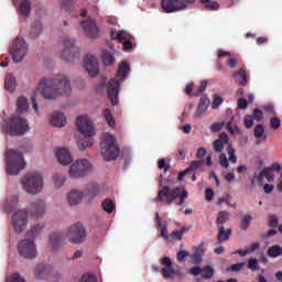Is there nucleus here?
Instances as JSON below:
<instances>
[{"label":"nucleus","mask_w":282,"mask_h":282,"mask_svg":"<svg viewBox=\"0 0 282 282\" xmlns=\"http://www.w3.org/2000/svg\"><path fill=\"white\" fill-rule=\"evenodd\" d=\"M65 243V236L62 232L55 231L50 236V245L54 250L61 248Z\"/></svg>","instance_id":"nucleus-22"},{"label":"nucleus","mask_w":282,"mask_h":282,"mask_svg":"<svg viewBox=\"0 0 282 282\" xmlns=\"http://www.w3.org/2000/svg\"><path fill=\"white\" fill-rule=\"evenodd\" d=\"M2 129L8 135H25L30 131V123L28 119L15 115L2 123Z\"/></svg>","instance_id":"nucleus-6"},{"label":"nucleus","mask_w":282,"mask_h":282,"mask_svg":"<svg viewBox=\"0 0 282 282\" xmlns=\"http://www.w3.org/2000/svg\"><path fill=\"white\" fill-rule=\"evenodd\" d=\"M80 282H96V276L94 274L86 273L82 276Z\"/></svg>","instance_id":"nucleus-62"},{"label":"nucleus","mask_w":282,"mask_h":282,"mask_svg":"<svg viewBox=\"0 0 282 282\" xmlns=\"http://www.w3.org/2000/svg\"><path fill=\"white\" fill-rule=\"evenodd\" d=\"M102 208L106 213H108L109 215H111V213H113V210H116V204L113 203V200H111L110 198H106L102 202Z\"/></svg>","instance_id":"nucleus-38"},{"label":"nucleus","mask_w":282,"mask_h":282,"mask_svg":"<svg viewBox=\"0 0 282 282\" xmlns=\"http://www.w3.org/2000/svg\"><path fill=\"white\" fill-rule=\"evenodd\" d=\"M207 10H219V3L210 0H199Z\"/></svg>","instance_id":"nucleus-44"},{"label":"nucleus","mask_w":282,"mask_h":282,"mask_svg":"<svg viewBox=\"0 0 282 282\" xmlns=\"http://www.w3.org/2000/svg\"><path fill=\"white\" fill-rule=\"evenodd\" d=\"M230 219V213L228 212H219L217 217V224H226V221Z\"/></svg>","instance_id":"nucleus-48"},{"label":"nucleus","mask_w":282,"mask_h":282,"mask_svg":"<svg viewBox=\"0 0 282 282\" xmlns=\"http://www.w3.org/2000/svg\"><path fill=\"white\" fill-rule=\"evenodd\" d=\"M62 43L64 45V50L62 51L61 58L63 61H66V63H72L76 56H78V47H76L74 39H70L69 36H65L62 40Z\"/></svg>","instance_id":"nucleus-14"},{"label":"nucleus","mask_w":282,"mask_h":282,"mask_svg":"<svg viewBox=\"0 0 282 282\" xmlns=\"http://www.w3.org/2000/svg\"><path fill=\"white\" fill-rule=\"evenodd\" d=\"M84 194L78 189H73L68 193L67 199L70 206H76L83 202Z\"/></svg>","instance_id":"nucleus-25"},{"label":"nucleus","mask_w":282,"mask_h":282,"mask_svg":"<svg viewBox=\"0 0 282 282\" xmlns=\"http://www.w3.org/2000/svg\"><path fill=\"white\" fill-rule=\"evenodd\" d=\"M35 276L40 280L47 276V267L45 265V263L37 264V267L35 268Z\"/></svg>","instance_id":"nucleus-36"},{"label":"nucleus","mask_w":282,"mask_h":282,"mask_svg":"<svg viewBox=\"0 0 282 282\" xmlns=\"http://www.w3.org/2000/svg\"><path fill=\"white\" fill-rule=\"evenodd\" d=\"M227 130L229 131V133H239V127L235 126L232 127V118L231 120L227 123Z\"/></svg>","instance_id":"nucleus-63"},{"label":"nucleus","mask_w":282,"mask_h":282,"mask_svg":"<svg viewBox=\"0 0 282 282\" xmlns=\"http://www.w3.org/2000/svg\"><path fill=\"white\" fill-rule=\"evenodd\" d=\"M9 53L13 63H22L25 56H28V43L23 39L17 37L12 42Z\"/></svg>","instance_id":"nucleus-10"},{"label":"nucleus","mask_w":282,"mask_h":282,"mask_svg":"<svg viewBox=\"0 0 282 282\" xmlns=\"http://www.w3.org/2000/svg\"><path fill=\"white\" fill-rule=\"evenodd\" d=\"M61 4L65 12H68L70 17H78V12L76 11V6L73 0H62Z\"/></svg>","instance_id":"nucleus-27"},{"label":"nucleus","mask_w":282,"mask_h":282,"mask_svg":"<svg viewBox=\"0 0 282 282\" xmlns=\"http://www.w3.org/2000/svg\"><path fill=\"white\" fill-rule=\"evenodd\" d=\"M219 162H220V166H223V169H228L230 166V163L228 162V158H226V154L219 155Z\"/></svg>","instance_id":"nucleus-58"},{"label":"nucleus","mask_w":282,"mask_h":282,"mask_svg":"<svg viewBox=\"0 0 282 282\" xmlns=\"http://www.w3.org/2000/svg\"><path fill=\"white\" fill-rule=\"evenodd\" d=\"M230 235H232V229H225L224 226L218 227V243H224V241H228L230 239Z\"/></svg>","instance_id":"nucleus-28"},{"label":"nucleus","mask_w":282,"mask_h":282,"mask_svg":"<svg viewBox=\"0 0 282 282\" xmlns=\"http://www.w3.org/2000/svg\"><path fill=\"white\" fill-rule=\"evenodd\" d=\"M195 0H162L161 7L164 12L173 13L182 10H188V6H193Z\"/></svg>","instance_id":"nucleus-11"},{"label":"nucleus","mask_w":282,"mask_h":282,"mask_svg":"<svg viewBox=\"0 0 282 282\" xmlns=\"http://www.w3.org/2000/svg\"><path fill=\"white\" fill-rule=\"evenodd\" d=\"M80 25L86 36H89V39H98L99 31L95 20H84L83 22H80Z\"/></svg>","instance_id":"nucleus-16"},{"label":"nucleus","mask_w":282,"mask_h":282,"mask_svg":"<svg viewBox=\"0 0 282 282\" xmlns=\"http://www.w3.org/2000/svg\"><path fill=\"white\" fill-rule=\"evenodd\" d=\"M252 118L253 120H257V122H261V120H263V111L259 108H256L253 110Z\"/></svg>","instance_id":"nucleus-56"},{"label":"nucleus","mask_w":282,"mask_h":282,"mask_svg":"<svg viewBox=\"0 0 282 282\" xmlns=\"http://www.w3.org/2000/svg\"><path fill=\"white\" fill-rule=\"evenodd\" d=\"M227 153L229 155V161L232 163V164H237V155H235V150L232 149V145L229 144L227 147Z\"/></svg>","instance_id":"nucleus-52"},{"label":"nucleus","mask_w":282,"mask_h":282,"mask_svg":"<svg viewBox=\"0 0 282 282\" xmlns=\"http://www.w3.org/2000/svg\"><path fill=\"white\" fill-rule=\"evenodd\" d=\"M101 155L106 162H113L120 155V148L116 137L105 133L100 143Z\"/></svg>","instance_id":"nucleus-7"},{"label":"nucleus","mask_w":282,"mask_h":282,"mask_svg":"<svg viewBox=\"0 0 282 282\" xmlns=\"http://www.w3.org/2000/svg\"><path fill=\"white\" fill-rule=\"evenodd\" d=\"M11 224L14 232H23L28 226V210H17L11 218Z\"/></svg>","instance_id":"nucleus-15"},{"label":"nucleus","mask_w":282,"mask_h":282,"mask_svg":"<svg viewBox=\"0 0 282 282\" xmlns=\"http://www.w3.org/2000/svg\"><path fill=\"white\" fill-rule=\"evenodd\" d=\"M270 127L273 129V131H276V129L281 127V119L279 117H272L270 119Z\"/></svg>","instance_id":"nucleus-53"},{"label":"nucleus","mask_w":282,"mask_h":282,"mask_svg":"<svg viewBox=\"0 0 282 282\" xmlns=\"http://www.w3.org/2000/svg\"><path fill=\"white\" fill-rule=\"evenodd\" d=\"M89 171H91V163H89L87 159H82L70 165L68 173L70 177L78 180L80 177H86Z\"/></svg>","instance_id":"nucleus-12"},{"label":"nucleus","mask_w":282,"mask_h":282,"mask_svg":"<svg viewBox=\"0 0 282 282\" xmlns=\"http://www.w3.org/2000/svg\"><path fill=\"white\" fill-rule=\"evenodd\" d=\"M243 124L246 129H252V127H254V117H252L251 115L245 116Z\"/></svg>","instance_id":"nucleus-49"},{"label":"nucleus","mask_w":282,"mask_h":282,"mask_svg":"<svg viewBox=\"0 0 282 282\" xmlns=\"http://www.w3.org/2000/svg\"><path fill=\"white\" fill-rule=\"evenodd\" d=\"M221 102H224V99L219 97V95H215L212 104V109H219V105H221Z\"/></svg>","instance_id":"nucleus-57"},{"label":"nucleus","mask_w":282,"mask_h":282,"mask_svg":"<svg viewBox=\"0 0 282 282\" xmlns=\"http://www.w3.org/2000/svg\"><path fill=\"white\" fill-rule=\"evenodd\" d=\"M215 197V192L213 188L208 187L205 189V199L206 202H213V198Z\"/></svg>","instance_id":"nucleus-60"},{"label":"nucleus","mask_w":282,"mask_h":282,"mask_svg":"<svg viewBox=\"0 0 282 282\" xmlns=\"http://www.w3.org/2000/svg\"><path fill=\"white\" fill-rule=\"evenodd\" d=\"M247 268L251 270V272H256V270H260L259 261L257 258H250L247 264Z\"/></svg>","instance_id":"nucleus-47"},{"label":"nucleus","mask_w":282,"mask_h":282,"mask_svg":"<svg viewBox=\"0 0 282 282\" xmlns=\"http://www.w3.org/2000/svg\"><path fill=\"white\" fill-rule=\"evenodd\" d=\"M161 263L165 265L162 270L161 273L165 279H173L175 276V269L173 268V262L171 261V258L164 257L161 260Z\"/></svg>","instance_id":"nucleus-19"},{"label":"nucleus","mask_w":282,"mask_h":282,"mask_svg":"<svg viewBox=\"0 0 282 282\" xmlns=\"http://www.w3.org/2000/svg\"><path fill=\"white\" fill-rule=\"evenodd\" d=\"M67 178L63 174H55L53 176V184L56 188H61Z\"/></svg>","instance_id":"nucleus-42"},{"label":"nucleus","mask_w":282,"mask_h":282,"mask_svg":"<svg viewBox=\"0 0 282 282\" xmlns=\"http://www.w3.org/2000/svg\"><path fill=\"white\" fill-rule=\"evenodd\" d=\"M102 115H104L105 120L107 121V123H108L111 128L116 127V119H113V115H111V110H109V109L106 108V109L104 110Z\"/></svg>","instance_id":"nucleus-41"},{"label":"nucleus","mask_w":282,"mask_h":282,"mask_svg":"<svg viewBox=\"0 0 282 282\" xmlns=\"http://www.w3.org/2000/svg\"><path fill=\"white\" fill-rule=\"evenodd\" d=\"M206 87H208V82L203 80L198 87V89L193 94V96H202L204 91H206Z\"/></svg>","instance_id":"nucleus-54"},{"label":"nucleus","mask_w":282,"mask_h":282,"mask_svg":"<svg viewBox=\"0 0 282 282\" xmlns=\"http://www.w3.org/2000/svg\"><path fill=\"white\" fill-rule=\"evenodd\" d=\"M30 109V104L28 102L26 97H19L17 101V111L18 113H25Z\"/></svg>","instance_id":"nucleus-31"},{"label":"nucleus","mask_w":282,"mask_h":282,"mask_svg":"<svg viewBox=\"0 0 282 282\" xmlns=\"http://www.w3.org/2000/svg\"><path fill=\"white\" fill-rule=\"evenodd\" d=\"M200 274L203 279H213V274H215V270H213L210 267H204L200 271Z\"/></svg>","instance_id":"nucleus-46"},{"label":"nucleus","mask_w":282,"mask_h":282,"mask_svg":"<svg viewBox=\"0 0 282 282\" xmlns=\"http://www.w3.org/2000/svg\"><path fill=\"white\" fill-rule=\"evenodd\" d=\"M21 184L25 193L39 195L43 191V176L39 172H29Z\"/></svg>","instance_id":"nucleus-9"},{"label":"nucleus","mask_w":282,"mask_h":282,"mask_svg":"<svg viewBox=\"0 0 282 282\" xmlns=\"http://www.w3.org/2000/svg\"><path fill=\"white\" fill-rule=\"evenodd\" d=\"M243 268H246V263L238 262L236 264H231L230 270H231V272H240V270H243Z\"/></svg>","instance_id":"nucleus-59"},{"label":"nucleus","mask_w":282,"mask_h":282,"mask_svg":"<svg viewBox=\"0 0 282 282\" xmlns=\"http://www.w3.org/2000/svg\"><path fill=\"white\" fill-rule=\"evenodd\" d=\"M158 166L161 170L163 169L165 172L169 171V169H171V165L166 164V160L164 159L159 160Z\"/></svg>","instance_id":"nucleus-64"},{"label":"nucleus","mask_w":282,"mask_h":282,"mask_svg":"<svg viewBox=\"0 0 282 282\" xmlns=\"http://www.w3.org/2000/svg\"><path fill=\"white\" fill-rule=\"evenodd\" d=\"M4 88L7 91H10V94L17 89V79L12 74H7L4 79Z\"/></svg>","instance_id":"nucleus-29"},{"label":"nucleus","mask_w":282,"mask_h":282,"mask_svg":"<svg viewBox=\"0 0 282 282\" xmlns=\"http://www.w3.org/2000/svg\"><path fill=\"white\" fill-rule=\"evenodd\" d=\"M84 67L93 78L98 76V58L94 55H87L84 58Z\"/></svg>","instance_id":"nucleus-17"},{"label":"nucleus","mask_w":282,"mask_h":282,"mask_svg":"<svg viewBox=\"0 0 282 282\" xmlns=\"http://www.w3.org/2000/svg\"><path fill=\"white\" fill-rule=\"evenodd\" d=\"M43 32V25L37 21L34 22L31 28V36L32 39H39V35Z\"/></svg>","instance_id":"nucleus-37"},{"label":"nucleus","mask_w":282,"mask_h":282,"mask_svg":"<svg viewBox=\"0 0 282 282\" xmlns=\"http://www.w3.org/2000/svg\"><path fill=\"white\" fill-rule=\"evenodd\" d=\"M30 213L33 219H39L45 213V200L35 199L30 206Z\"/></svg>","instance_id":"nucleus-18"},{"label":"nucleus","mask_w":282,"mask_h":282,"mask_svg":"<svg viewBox=\"0 0 282 282\" xmlns=\"http://www.w3.org/2000/svg\"><path fill=\"white\" fill-rule=\"evenodd\" d=\"M230 142V138L228 137V133L221 132L219 134V138L214 141L213 148L216 153H221L224 151V145L228 144Z\"/></svg>","instance_id":"nucleus-21"},{"label":"nucleus","mask_w":282,"mask_h":282,"mask_svg":"<svg viewBox=\"0 0 282 282\" xmlns=\"http://www.w3.org/2000/svg\"><path fill=\"white\" fill-rule=\"evenodd\" d=\"M262 175L268 180V182H274V172L270 167H264L262 170Z\"/></svg>","instance_id":"nucleus-51"},{"label":"nucleus","mask_w":282,"mask_h":282,"mask_svg":"<svg viewBox=\"0 0 282 282\" xmlns=\"http://www.w3.org/2000/svg\"><path fill=\"white\" fill-rule=\"evenodd\" d=\"M177 197H180V206H184V202L188 198V192L182 187L171 189L169 186H163L154 202H165V204L171 205Z\"/></svg>","instance_id":"nucleus-5"},{"label":"nucleus","mask_w":282,"mask_h":282,"mask_svg":"<svg viewBox=\"0 0 282 282\" xmlns=\"http://www.w3.org/2000/svg\"><path fill=\"white\" fill-rule=\"evenodd\" d=\"M156 215V228L161 229V237L163 239H169V229L166 227V223H162V218H160V213H155Z\"/></svg>","instance_id":"nucleus-30"},{"label":"nucleus","mask_w":282,"mask_h":282,"mask_svg":"<svg viewBox=\"0 0 282 282\" xmlns=\"http://www.w3.org/2000/svg\"><path fill=\"white\" fill-rule=\"evenodd\" d=\"M7 282H25V280L19 273H13L7 278Z\"/></svg>","instance_id":"nucleus-55"},{"label":"nucleus","mask_w":282,"mask_h":282,"mask_svg":"<svg viewBox=\"0 0 282 282\" xmlns=\"http://www.w3.org/2000/svg\"><path fill=\"white\" fill-rule=\"evenodd\" d=\"M76 127L79 133L84 137V140L77 141L78 149L85 151L87 147H94V135L96 130L94 129V122L87 116H79L76 120Z\"/></svg>","instance_id":"nucleus-3"},{"label":"nucleus","mask_w":282,"mask_h":282,"mask_svg":"<svg viewBox=\"0 0 282 282\" xmlns=\"http://www.w3.org/2000/svg\"><path fill=\"white\" fill-rule=\"evenodd\" d=\"M239 64V61L235 57H229L227 59V66L230 68V69H235V67H237V65Z\"/></svg>","instance_id":"nucleus-61"},{"label":"nucleus","mask_w":282,"mask_h":282,"mask_svg":"<svg viewBox=\"0 0 282 282\" xmlns=\"http://www.w3.org/2000/svg\"><path fill=\"white\" fill-rule=\"evenodd\" d=\"M50 123L52 127H65V124H67V118L61 112H54L51 116Z\"/></svg>","instance_id":"nucleus-24"},{"label":"nucleus","mask_w":282,"mask_h":282,"mask_svg":"<svg viewBox=\"0 0 282 282\" xmlns=\"http://www.w3.org/2000/svg\"><path fill=\"white\" fill-rule=\"evenodd\" d=\"M112 39H116L119 43H124V41H131L133 35L127 31H119L117 33H112Z\"/></svg>","instance_id":"nucleus-32"},{"label":"nucleus","mask_w":282,"mask_h":282,"mask_svg":"<svg viewBox=\"0 0 282 282\" xmlns=\"http://www.w3.org/2000/svg\"><path fill=\"white\" fill-rule=\"evenodd\" d=\"M208 107H210V99L206 97V95H203L198 102L195 118H199L203 113H206V111L208 110Z\"/></svg>","instance_id":"nucleus-23"},{"label":"nucleus","mask_w":282,"mask_h":282,"mask_svg":"<svg viewBox=\"0 0 282 282\" xmlns=\"http://www.w3.org/2000/svg\"><path fill=\"white\" fill-rule=\"evenodd\" d=\"M8 175H19L25 169L23 154L17 150H9L6 153Z\"/></svg>","instance_id":"nucleus-8"},{"label":"nucleus","mask_w":282,"mask_h":282,"mask_svg":"<svg viewBox=\"0 0 282 282\" xmlns=\"http://www.w3.org/2000/svg\"><path fill=\"white\" fill-rule=\"evenodd\" d=\"M37 91H40L46 100H55L58 96H70L72 84L67 76L56 75L53 79H41Z\"/></svg>","instance_id":"nucleus-1"},{"label":"nucleus","mask_w":282,"mask_h":282,"mask_svg":"<svg viewBox=\"0 0 282 282\" xmlns=\"http://www.w3.org/2000/svg\"><path fill=\"white\" fill-rule=\"evenodd\" d=\"M101 61L104 65H113V61H116V58L113 57V55H111V53L102 51Z\"/></svg>","instance_id":"nucleus-40"},{"label":"nucleus","mask_w":282,"mask_h":282,"mask_svg":"<svg viewBox=\"0 0 282 282\" xmlns=\"http://www.w3.org/2000/svg\"><path fill=\"white\" fill-rule=\"evenodd\" d=\"M88 195L94 199V197L98 196V193H100V188L98 187V184L96 183H89L87 185Z\"/></svg>","instance_id":"nucleus-39"},{"label":"nucleus","mask_w":282,"mask_h":282,"mask_svg":"<svg viewBox=\"0 0 282 282\" xmlns=\"http://www.w3.org/2000/svg\"><path fill=\"white\" fill-rule=\"evenodd\" d=\"M232 77L235 78L236 83L242 85V87H246L248 85V73H246V69H238L236 73L232 74Z\"/></svg>","instance_id":"nucleus-26"},{"label":"nucleus","mask_w":282,"mask_h":282,"mask_svg":"<svg viewBox=\"0 0 282 282\" xmlns=\"http://www.w3.org/2000/svg\"><path fill=\"white\" fill-rule=\"evenodd\" d=\"M202 166H204L203 160L193 161L186 170L191 173V171H196L197 169H202Z\"/></svg>","instance_id":"nucleus-50"},{"label":"nucleus","mask_w":282,"mask_h":282,"mask_svg":"<svg viewBox=\"0 0 282 282\" xmlns=\"http://www.w3.org/2000/svg\"><path fill=\"white\" fill-rule=\"evenodd\" d=\"M253 135L258 140L263 138V140H268V134H265V127L263 124H257L253 129Z\"/></svg>","instance_id":"nucleus-35"},{"label":"nucleus","mask_w":282,"mask_h":282,"mask_svg":"<svg viewBox=\"0 0 282 282\" xmlns=\"http://www.w3.org/2000/svg\"><path fill=\"white\" fill-rule=\"evenodd\" d=\"M67 237L70 243H84L87 239V230L80 223H76L68 228Z\"/></svg>","instance_id":"nucleus-13"},{"label":"nucleus","mask_w":282,"mask_h":282,"mask_svg":"<svg viewBox=\"0 0 282 282\" xmlns=\"http://www.w3.org/2000/svg\"><path fill=\"white\" fill-rule=\"evenodd\" d=\"M30 12H32V3L30 0H22L20 2V14L22 17H30Z\"/></svg>","instance_id":"nucleus-33"},{"label":"nucleus","mask_w":282,"mask_h":282,"mask_svg":"<svg viewBox=\"0 0 282 282\" xmlns=\"http://www.w3.org/2000/svg\"><path fill=\"white\" fill-rule=\"evenodd\" d=\"M56 158H57L59 164H63V166H67V165L72 164V161H73L69 150H67L65 148H58L56 150Z\"/></svg>","instance_id":"nucleus-20"},{"label":"nucleus","mask_w":282,"mask_h":282,"mask_svg":"<svg viewBox=\"0 0 282 282\" xmlns=\"http://www.w3.org/2000/svg\"><path fill=\"white\" fill-rule=\"evenodd\" d=\"M130 67L127 62H122L117 72V78H112L108 82V99L111 105H118V94L120 93V85L127 78V74H129Z\"/></svg>","instance_id":"nucleus-4"},{"label":"nucleus","mask_w":282,"mask_h":282,"mask_svg":"<svg viewBox=\"0 0 282 282\" xmlns=\"http://www.w3.org/2000/svg\"><path fill=\"white\" fill-rule=\"evenodd\" d=\"M192 259H193L194 263H196V264L202 263V261L204 259V247L203 246H198L194 249Z\"/></svg>","instance_id":"nucleus-34"},{"label":"nucleus","mask_w":282,"mask_h":282,"mask_svg":"<svg viewBox=\"0 0 282 282\" xmlns=\"http://www.w3.org/2000/svg\"><path fill=\"white\" fill-rule=\"evenodd\" d=\"M251 221H252V216H250V215L242 216L241 225H240L241 230H248Z\"/></svg>","instance_id":"nucleus-45"},{"label":"nucleus","mask_w":282,"mask_h":282,"mask_svg":"<svg viewBox=\"0 0 282 282\" xmlns=\"http://www.w3.org/2000/svg\"><path fill=\"white\" fill-rule=\"evenodd\" d=\"M188 227H183L181 230H174L171 234L172 239H177L178 241H182V237H184V232H188Z\"/></svg>","instance_id":"nucleus-43"},{"label":"nucleus","mask_w":282,"mask_h":282,"mask_svg":"<svg viewBox=\"0 0 282 282\" xmlns=\"http://www.w3.org/2000/svg\"><path fill=\"white\" fill-rule=\"evenodd\" d=\"M43 225L33 226L25 235V238L18 243V252L24 259H35L39 254L36 251V237L43 232Z\"/></svg>","instance_id":"nucleus-2"}]
</instances>
